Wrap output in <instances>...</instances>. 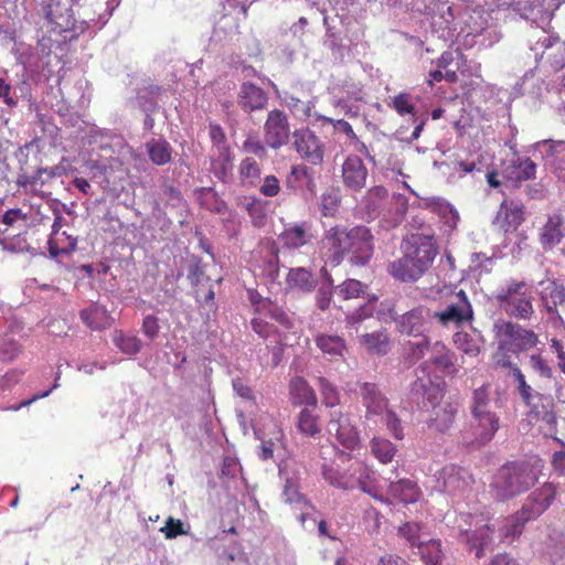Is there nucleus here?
I'll list each match as a JSON object with an SVG mask.
<instances>
[{
	"instance_id": "f257e3e1",
	"label": "nucleus",
	"mask_w": 565,
	"mask_h": 565,
	"mask_svg": "<svg viewBox=\"0 0 565 565\" xmlns=\"http://www.w3.org/2000/svg\"><path fill=\"white\" fill-rule=\"evenodd\" d=\"M319 250L331 266H339L344 259L354 266H365L374 253V236L364 225H334L324 231Z\"/></svg>"
},
{
	"instance_id": "f03ea898",
	"label": "nucleus",
	"mask_w": 565,
	"mask_h": 565,
	"mask_svg": "<svg viewBox=\"0 0 565 565\" xmlns=\"http://www.w3.org/2000/svg\"><path fill=\"white\" fill-rule=\"evenodd\" d=\"M515 390L527 407L529 422L537 426L544 436L554 437L558 426L555 398L552 394L544 393V390H537L531 385L522 370L515 371Z\"/></svg>"
},
{
	"instance_id": "7ed1b4c3",
	"label": "nucleus",
	"mask_w": 565,
	"mask_h": 565,
	"mask_svg": "<svg viewBox=\"0 0 565 565\" xmlns=\"http://www.w3.org/2000/svg\"><path fill=\"white\" fill-rule=\"evenodd\" d=\"M543 466L542 459L536 457L508 461L493 476L491 489L500 500L526 492L539 481Z\"/></svg>"
},
{
	"instance_id": "20e7f679",
	"label": "nucleus",
	"mask_w": 565,
	"mask_h": 565,
	"mask_svg": "<svg viewBox=\"0 0 565 565\" xmlns=\"http://www.w3.org/2000/svg\"><path fill=\"white\" fill-rule=\"evenodd\" d=\"M491 385L489 383L473 390L470 399V424L472 443L486 445L490 443L500 428V417L491 409Z\"/></svg>"
},
{
	"instance_id": "39448f33",
	"label": "nucleus",
	"mask_w": 565,
	"mask_h": 565,
	"mask_svg": "<svg viewBox=\"0 0 565 565\" xmlns=\"http://www.w3.org/2000/svg\"><path fill=\"white\" fill-rule=\"evenodd\" d=\"M466 526L460 529V539L469 551H476V557L481 558L484 550L493 542L495 523L488 512L465 513L460 515Z\"/></svg>"
},
{
	"instance_id": "423d86ee",
	"label": "nucleus",
	"mask_w": 565,
	"mask_h": 565,
	"mask_svg": "<svg viewBox=\"0 0 565 565\" xmlns=\"http://www.w3.org/2000/svg\"><path fill=\"white\" fill-rule=\"evenodd\" d=\"M495 299L508 316L518 320H530L534 313L533 292L525 281L510 280Z\"/></svg>"
},
{
	"instance_id": "0eeeda50",
	"label": "nucleus",
	"mask_w": 565,
	"mask_h": 565,
	"mask_svg": "<svg viewBox=\"0 0 565 565\" xmlns=\"http://www.w3.org/2000/svg\"><path fill=\"white\" fill-rule=\"evenodd\" d=\"M494 337L501 349L519 354L537 347L539 334L516 322L500 320L493 326Z\"/></svg>"
},
{
	"instance_id": "6e6552de",
	"label": "nucleus",
	"mask_w": 565,
	"mask_h": 565,
	"mask_svg": "<svg viewBox=\"0 0 565 565\" xmlns=\"http://www.w3.org/2000/svg\"><path fill=\"white\" fill-rule=\"evenodd\" d=\"M328 433L341 447L349 451H355L361 448L360 430L349 413L342 411L330 412Z\"/></svg>"
},
{
	"instance_id": "1a4fd4ad",
	"label": "nucleus",
	"mask_w": 565,
	"mask_h": 565,
	"mask_svg": "<svg viewBox=\"0 0 565 565\" xmlns=\"http://www.w3.org/2000/svg\"><path fill=\"white\" fill-rule=\"evenodd\" d=\"M263 130L267 147L275 151L287 146L292 138L289 117L281 109L276 108L267 114Z\"/></svg>"
},
{
	"instance_id": "9d476101",
	"label": "nucleus",
	"mask_w": 565,
	"mask_h": 565,
	"mask_svg": "<svg viewBox=\"0 0 565 565\" xmlns=\"http://www.w3.org/2000/svg\"><path fill=\"white\" fill-rule=\"evenodd\" d=\"M292 149L300 159L312 166H320L324 158V145L313 130L301 127L292 131Z\"/></svg>"
},
{
	"instance_id": "9b49d317",
	"label": "nucleus",
	"mask_w": 565,
	"mask_h": 565,
	"mask_svg": "<svg viewBox=\"0 0 565 565\" xmlns=\"http://www.w3.org/2000/svg\"><path fill=\"white\" fill-rule=\"evenodd\" d=\"M436 317L444 326L450 323L459 327L473 319V310L463 290H459L450 297L446 308L436 312Z\"/></svg>"
},
{
	"instance_id": "f8f14e48",
	"label": "nucleus",
	"mask_w": 565,
	"mask_h": 565,
	"mask_svg": "<svg viewBox=\"0 0 565 565\" xmlns=\"http://www.w3.org/2000/svg\"><path fill=\"white\" fill-rule=\"evenodd\" d=\"M556 495L557 487L552 482H544L526 498L520 509L521 515H525L530 521L536 520L552 505Z\"/></svg>"
},
{
	"instance_id": "ddd939ff",
	"label": "nucleus",
	"mask_w": 565,
	"mask_h": 565,
	"mask_svg": "<svg viewBox=\"0 0 565 565\" xmlns=\"http://www.w3.org/2000/svg\"><path fill=\"white\" fill-rule=\"evenodd\" d=\"M404 254L409 256L413 263H415L424 274L435 259L437 249L431 238L422 235H412L405 245Z\"/></svg>"
},
{
	"instance_id": "4468645a",
	"label": "nucleus",
	"mask_w": 565,
	"mask_h": 565,
	"mask_svg": "<svg viewBox=\"0 0 565 565\" xmlns=\"http://www.w3.org/2000/svg\"><path fill=\"white\" fill-rule=\"evenodd\" d=\"M543 52L541 63L545 72L555 74L565 67V42L558 36H545L537 42Z\"/></svg>"
},
{
	"instance_id": "2eb2a0df",
	"label": "nucleus",
	"mask_w": 565,
	"mask_h": 565,
	"mask_svg": "<svg viewBox=\"0 0 565 565\" xmlns=\"http://www.w3.org/2000/svg\"><path fill=\"white\" fill-rule=\"evenodd\" d=\"M46 19L60 32L73 31L76 25L70 0H50L46 6Z\"/></svg>"
},
{
	"instance_id": "dca6fc26",
	"label": "nucleus",
	"mask_w": 565,
	"mask_h": 565,
	"mask_svg": "<svg viewBox=\"0 0 565 565\" xmlns=\"http://www.w3.org/2000/svg\"><path fill=\"white\" fill-rule=\"evenodd\" d=\"M315 236L307 222L294 223L278 235L281 247L288 250L299 249L312 243Z\"/></svg>"
},
{
	"instance_id": "f3484780",
	"label": "nucleus",
	"mask_w": 565,
	"mask_h": 565,
	"mask_svg": "<svg viewBox=\"0 0 565 565\" xmlns=\"http://www.w3.org/2000/svg\"><path fill=\"white\" fill-rule=\"evenodd\" d=\"M359 394L365 407L366 417L379 416L387 411L388 399L380 391L376 384L363 382L359 384Z\"/></svg>"
},
{
	"instance_id": "a211bd4d",
	"label": "nucleus",
	"mask_w": 565,
	"mask_h": 565,
	"mask_svg": "<svg viewBox=\"0 0 565 565\" xmlns=\"http://www.w3.org/2000/svg\"><path fill=\"white\" fill-rule=\"evenodd\" d=\"M367 169L359 156L350 154L342 164V180L347 188L359 191L364 188Z\"/></svg>"
},
{
	"instance_id": "6ab92c4d",
	"label": "nucleus",
	"mask_w": 565,
	"mask_h": 565,
	"mask_svg": "<svg viewBox=\"0 0 565 565\" xmlns=\"http://www.w3.org/2000/svg\"><path fill=\"white\" fill-rule=\"evenodd\" d=\"M524 221V207L514 202L503 201L493 220V224L503 232H514Z\"/></svg>"
},
{
	"instance_id": "aec40b11",
	"label": "nucleus",
	"mask_w": 565,
	"mask_h": 565,
	"mask_svg": "<svg viewBox=\"0 0 565 565\" xmlns=\"http://www.w3.org/2000/svg\"><path fill=\"white\" fill-rule=\"evenodd\" d=\"M536 164L530 158L516 157L503 167L502 175L514 185L535 178Z\"/></svg>"
},
{
	"instance_id": "412c9836",
	"label": "nucleus",
	"mask_w": 565,
	"mask_h": 565,
	"mask_svg": "<svg viewBox=\"0 0 565 565\" xmlns=\"http://www.w3.org/2000/svg\"><path fill=\"white\" fill-rule=\"evenodd\" d=\"M527 364L531 372L535 375L531 385L537 390H545L546 382H551L554 379V371L543 351L530 354Z\"/></svg>"
},
{
	"instance_id": "4be33fe9",
	"label": "nucleus",
	"mask_w": 565,
	"mask_h": 565,
	"mask_svg": "<svg viewBox=\"0 0 565 565\" xmlns=\"http://www.w3.org/2000/svg\"><path fill=\"white\" fill-rule=\"evenodd\" d=\"M564 217L561 213H554L547 217L540 234V243L544 249L553 248L565 237Z\"/></svg>"
},
{
	"instance_id": "5701e85b",
	"label": "nucleus",
	"mask_w": 565,
	"mask_h": 565,
	"mask_svg": "<svg viewBox=\"0 0 565 565\" xmlns=\"http://www.w3.org/2000/svg\"><path fill=\"white\" fill-rule=\"evenodd\" d=\"M268 96L264 89L252 83H244L238 94V105L245 113L260 110L266 107Z\"/></svg>"
},
{
	"instance_id": "b1692460",
	"label": "nucleus",
	"mask_w": 565,
	"mask_h": 565,
	"mask_svg": "<svg viewBox=\"0 0 565 565\" xmlns=\"http://www.w3.org/2000/svg\"><path fill=\"white\" fill-rule=\"evenodd\" d=\"M386 480L388 481V494L394 500L405 504L415 503L419 500L422 491L415 481L408 478H401L397 480L387 478Z\"/></svg>"
},
{
	"instance_id": "393cba45",
	"label": "nucleus",
	"mask_w": 565,
	"mask_h": 565,
	"mask_svg": "<svg viewBox=\"0 0 565 565\" xmlns=\"http://www.w3.org/2000/svg\"><path fill=\"white\" fill-rule=\"evenodd\" d=\"M58 170V167L51 169L41 168L34 175L21 178L19 184L33 194L46 198L50 195V192H46L44 186L60 174Z\"/></svg>"
},
{
	"instance_id": "a878e982",
	"label": "nucleus",
	"mask_w": 565,
	"mask_h": 565,
	"mask_svg": "<svg viewBox=\"0 0 565 565\" xmlns=\"http://www.w3.org/2000/svg\"><path fill=\"white\" fill-rule=\"evenodd\" d=\"M289 395L291 403L297 406L307 405L315 408L318 404L315 390L302 376H296L290 380Z\"/></svg>"
},
{
	"instance_id": "bb28decb",
	"label": "nucleus",
	"mask_w": 565,
	"mask_h": 565,
	"mask_svg": "<svg viewBox=\"0 0 565 565\" xmlns=\"http://www.w3.org/2000/svg\"><path fill=\"white\" fill-rule=\"evenodd\" d=\"M457 412V407L451 403L435 406L428 427L440 434H447L454 426Z\"/></svg>"
},
{
	"instance_id": "cd10ccee",
	"label": "nucleus",
	"mask_w": 565,
	"mask_h": 565,
	"mask_svg": "<svg viewBox=\"0 0 565 565\" xmlns=\"http://www.w3.org/2000/svg\"><path fill=\"white\" fill-rule=\"evenodd\" d=\"M323 479L332 487L350 490L356 488V471L340 470L339 468L323 465L322 466Z\"/></svg>"
},
{
	"instance_id": "c85d7f7f",
	"label": "nucleus",
	"mask_w": 565,
	"mask_h": 565,
	"mask_svg": "<svg viewBox=\"0 0 565 565\" xmlns=\"http://www.w3.org/2000/svg\"><path fill=\"white\" fill-rule=\"evenodd\" d=\"M397 329L401 333L418 337L424 334L425 317L423 308H415L405 312L396 321Z\"/></svg>"
},
{
	"instance_id": "c756f323",
	"label": "nucleus",
	"mask_w": 565,
	"mask_h": 565,
	"mask_svg": "<svg viewBox=\"0 0 565 565\" xmlns=\"http://www.w3.org/2000/svg\"><path fill=\"white\" fill-rule=\"evenodd\" d=\"M388 271L395 279L401 281H415L423 275L419 267L405 254L390 264Z\"/></svg>"
},
{
	"instance_id": "7c9ffc66",
	"label": "nucleus",
	"mask_w": 565,
	"mask_h": 565,
	"mask_svg": "<svg viewBox=\"0 0 565 565\" xmlns=\"http://www.w3.org/2000/svg\"><path fill=\"white\" fill-rule=\"evenodd\" d=\"M315 342L330 361L342 358L347 350L344 340L339 335L319 333Z\"/></svg>"
},
{
	"instance_id": "2f4dec72",
	"label": "nucleus",
	"mask_w": 565,
	"mask_h": 565,
	"mask_svg": "<svg viewBox=\"0 0 565 565\" xmlns=\"http://www.w3.org/2000/svg\"><path fill=\"white\" fill-rule=\"evenodd\" d=\"M286 284L290 289L310 292L316 288L317 280L311 270L303 267L291 268L286 277Z\"/></svg>"
},
{
	"instance_id": "473e14b6",
	"label": "nucleus",
	"mask_w": 565,
	"mask_h": 565,
	"mask_svg": "<svg viewBox=\"0 0 565 565\" xmlns=\"http://www.w3.org/2000/svg\"><path fill=\"white\" fill-rule=\"evenodd\" d=\"M296 426L298 431L310 438H317L321 434L320 418L313 409L305 407L297 415Z\"/></svg>"
},
{
	"instance_id": "72a5a7b5",
	"label": "nucleus",
	"mask_w": 565,
	"mask_h": 565,
	"mask_svg": "<svg viewBox=\"0 0 565 565\" xmlns=\"http://www.w3.org/2000/svg\"><path fill=\"white\" fill-rule=\"evenodd\" d=\"M525 518V515H521V511L519 510L513 515L502 519L498 523L501 540H514L515 537H519L524 525L530 521Z\"/></svg>"
},
{
	"instance_id": "f704fd0d",
	"label": "nucleus",
	"mask_w": 565,
	"mask_h": 565,
	"mask_svg": "<svg viewBox=\"0 0 565 565\" xmlns=\"http://www.w3.org/2000/svg\"><path fill=\"white\" fill-rule=\"evenodd\" d=\"M82 321L93 330H102L109 327L110 318L107 310L98 305H92L79 312Z\"/></svg>"
},
{
	"instance_id": "c9c22d12",
	"label": "nucleus",
	"mask_w": 565,
	"mask_h": 565,
	"mask_svg": "<svg viewBox=\"0 0 565 565\" xmlns=\"http://www.w3.org/2000/svg\"><path fill=\"white\" fill-rule=\"evenodd\" d=\"M430 362L440 371H447L455 373L454 353L440 341H436L431 344Z\"/></svg>"
},
{
	"instance_id": "e433bc0d",
	"label": "nucleus",
	"mask_w": 565,
	"mask_h": 565,
	"mask_svg": "<svg viewBox=\"0 0 565 565\" xmlns=\"http://www.w3.org/2000/svg\"><path fill=\"white\" fill-rule=\"evenodd\" d=\"M149 159L157 166H164L172 159V148L167 140L152 139L147 143Z\"/></svg>"
},
{
	"instance_id": "4c0bfd02",
	"label": "nucleus",
	"mask_w": 565,
	"mask_h": 565,
	"mask_svg": "<svg viewBox=\"0 0 565 565\" xmlns=\"http://www.w3.org/2000/svg\"><path fill=\"white\" fill-rule=\"evenodd\" d=\"M367 352L376 355H385L390 351V338L384 331L365 333L361 337Z\"/></svg>"
},
{
	"instance_id": "58836bf2",
	"label": "nucleus",
	"mask_w": 565,
	"mask_h": 565,
	"mask_svg": "<svg viewBox=\"0 0 565 565\" xmlns=\"http://www.w3.org/2000/svg\"><path fill=\"white\" fill-rule=\"evenodd\" d=\"M370 447L372 455L382 463L391 462L397 452L396 446L382 437H373Z\"/></svg>"
},
{
	"instance_id": "ea45409f",
	"label": "nucleus",
	"mask_w": 565,
	"mask_h": 565,
	"mask_svg": "<svg viewBox=\"0 0 565 565\" xmlns=\"http://www.w3.org/2000/svg\"><path fill=\"white\" fill-rule=\"evenodd\" d=\"M238 173L242 184L256 185L260 179L262 170L253 157H246L239 163Z\"/></svg>"
},
{
	"instance_id": "a19ab883",
	"label": "nucleus",
	"mask_w": 565,
	"mask_h": 565,
	"mask_svg": "<svg viewBox=\"0 0 565 565\" xmlns=\"http://www.w3.org/2000/svg\"><path fill=\"white\" fill-rule=\"evenodd\" d=\"M113 342L119 351L128 355H135L141 350V341L138 337L126 334L120 330L114 332Z\"/></svg>"
},
{
	"instance_id": "79ce46f5",
	"label": "nucleus",
	"mask_w": 565,
	"mask_h": 565,
	"mask_svg": "<svg viewBox=\"0 0 565 565\" xmlns=\"http://www.w3.org/2000/svg\"><path fill=\"white\" fill-rule=\"evenodd\" d=\"M211 170L222 182H226L232 175L233 163L228 148L223 147L220 151V158L212 161Z\"/></svg>"
},
{
	"instance_id": "37998d69",
	"label": "nucleus",
	"mask_w": 565,
	"mask_h": 565,
	"mask_svg": "<svg viewBox=\"0 0 565 565\" xmlns=\"http://www.w3.org/2000/svg\"><path fill=\"white\" fill-rule=\"evenodd\" d=\"M388 198V191L382 185H375L367 190L363 201L370 214L377 213Z\"/></svg>"
},
{
	"instance_id": "c03bdc74",
	"label": "nucleus",
	"mask_w": 565,
	"mask_h": 565,
	"mask_svg": "<svg viewBox=\"0 0 565 565\" xmlns=\"http://www.w3.org/2000/svg\"><path fill=\"white\" fill-rule=\"evenodd\" d=\"M418 554L426 565H438L441 559V544L436 540L419 542Z\"/></svg>"
},
{
	"instance_id": "a18cd8bd",
	"label": "nucleus",
	"mask_w": 565,
	"mask_h": 565,
	"mask_svg": "<svg viewBox=\"0 0 565 565\" xmlns=\"http://www.w3.org/2000/svg\"><path fill=\"white\" fill-rule=\"evenodd\" d=\"M317 385L319 387L322 404L326 407H335L340 404V393L334 384L323 376L317 377Z\"/></svg>"
},
{
	"instance_id": "49530a36",
	"label": "nucleus",
	"mask_w": 565,
	"mask_h": 565,
	"mask_svg": "<svg viewBox=\"0 0 565 565\" xmlns=\"http://www.w3.org/2000/svg\"><path fill=\"white\" fill-rule=\"evenodd\" d=\"M419 339L416 341H409L406 344L407 359L415 363L422 360L426 353H430L431 344L427 335H418Z\"/></svg>"
},
{
	"instance_id": "de8ad7c7",
	"label": "nucleus",
	"mask_w": 565,
	"mask_h": 565,
	"mask_svg": "<svg viewBox=\"0 0 565 565\" xmlns=\"http://www.w3.org/2000/svg\"><path fill=\"white\" fill-rule=\"evenodd\" d=\"M366 286L356 279H347L338 286V296L344 300L364 298Z\"/></svg>"
},
{
	"instance_id": "09e8293b",
	"label": "nucleus",
	"mask_w": 565,
	"mask_h": 565,
	"mask_svg": "<svg viewBox=\"0 0 565 565\" xmlns=\"http://www.w3.org/2000/svg\"><path fill=\"white\" fill-rule=\"evenodd\" d=\"M356 487H359L363 492L371 495L374 500L388 504L391 503L388 499L384 498L381 494L379 487L373 482L370 473L365 469L361 471L359 476H356Z\"/></svg>"
},
{
	"instance_id": "8fccbe9b",
	"label": "nucleus",
	"mask_w": 565,
	"mask_h": 565,
	"mask_svg": "<svg viewBox=\"0 0 565 565\" xmlns=\"http://www.w3.org/2000/svg\"><path fill=\"white\" fill-rule=\"evenodd\" d=\"M454 343L458 350L465 354L477 356L480 353L479 342L467 332H456L454 335Z\"/></svg>"
},
{
	"instance_id": "3c124183",
	"label": "nucleus",
	"mask_w": 565,
	"mask_h": 565,
	"mask_svg": "<svg viewBox=\"0 0 565 565\" xmlns=\"http://www.w3.org/2000/svg\"><path fill=\"white\" fill-rule=\"evenodd\" d=\"M398 533L409 543L411 547H417L422 537V525L417 522H406L398 529Z\"/></svg>"
},
{
	"instance_id": "603ef678",
	"label": "nucleus",
	"mask_w": 565,
	"mask_h": 565,
	"mask_svg": "<svg viewBox=\"0 0 565 565\" xmlns=\"http://www.w3.org/2000/svg\"><path fill=\"white\" fill-rule=\"evenodd\" d=\"M263 307H267L266 315L278 322L282 328L287 330H291L294 328V320L280 307L271 303L270 301L264 303Z\"/></svg>"
},
{
	"instance_id": "864d4df0",
	"label": "nucleus",
	"mask_w": 565,
	"mask_h": 565,
	"mask_svg": "<svg viewBox=\"0 0 565 565\" xmlns=\"http://www.w3.org/2000/svg\"><path fill=\"white\" fill-rule=\"evenodd\" d=\"M309 178V169L305 164L291 166L290 172L286 177V186L290 190H297L302 180Z\"/></svg>"
},
{
	"instance_id": "5fc2aeb1",
	"label": "nucleus",
	"mask_w": 565,
	"mask_h": 565,
	"mask_svg": "<svg viewBox=\"0 0 565 565\" xmlns=\"http://www.w3.org/2000/svg\"><path fill=\"white\" fill-rule=\"evenodd\" d=\"M508 352H510L508 349H501L500 344L498 343V349L493 353V362L498 367L510 369L511 375L514 380V383L516 384L515 371L521 369L511 361V356L508 354Z\"/></svg>"
},
{
	"instance_id": "6e6d98bb",
	"label": "nucleus",
	"mask_w": 565,
	"mask_h": 565,
	"mask_svg": "<svg viewBox=\"0 0 565 565\" xmlns=\"http://www.w3.org/2000/svg\"><path fill=\"white\" fill-rule=\"evenodd\" d=\"M54 214H55V217H54V222L52 224V234L49 239V252L52 256L56 257L61 253L67 252V249L60 248L57 245L56 237L62 228L63 216H62L61 212H58L57 210H55Z\"/></svg>"
},
{
	"instance_id": "4d7b16f0",
	"label": "nucleus",
	"mask_w": 565,
	"mask_h": 565,
	"mask_svg": "<svg viewBox=\"0 0 565 565\" xmlns=\"http://www.w3.org/2000/svg\"><path fill=\"white\" fill-rule=\"evenodd\" d=\"M461 469L451 467L449 470H446V477L444 481L445 489L450 492L455 493L457 490H460L465 484V479L460 476Z\"/></svg>"
},
{
	"instance_id": "13d9d810",
	"label": "nucleus",
	"mask_w": 565,
	"mask_h": 565,
	"mask_svg": "<svg viewBox=\"0 0 565 565\" xmlns=\"http://www.w3.org/2000/svg\"><path fill=\"white\" fill-rule=\"evenodd\" d=\"M246 211L249 216L253 218V223L255 226H263L266 221V214L264 212L263 203L257 198H250L246 203Z\"/></svg>"
},
{
	"instance_id": "bf43d9fd",
	"label": "nucleus",
	"mask_w": 565,
	"mask_h": 565,
	"mask_svg": "<svg viewBox=\"0 0 565 565\" xmlns=\"http://www.w3.org/2000/svg\"><path fill=\"white\" fill-rule=\"evenodd\" d=\"M392 108L401 116L414 114L415 106L412 103L411 95L407 93H399L396 95L391 104Z\"/></svg>"
},
{
	"instance_id": "052dcab7",
	"label": "nucleus",
	"mask_w": 565,
	"mask_h": 565,
	"mask_svg": "<svg viewBox=\"0 0 565 565\" xmlns=\"http://www.w3.org/2000/svg\"><path fill=\"white\" fill-rule=\"evenodd\" d=\"M242 149L244 152L254 154V156L258 157L259 159H265L267 157L266 142L265 141L263 142L252 136L247 137L244 140V142L242 145Z\"/></svg>"
},
{
	"instance_id": "680f3d73",
	"label": "nucleus",
	"mask_w": 565,
	"mask_h": 565,
	"mask_svg": "<svg viewBox=\"0 0 565 565\" xmlns=\"http://www.w3.org/2000/svg\"><path fill=\"white\" fill-rule=\"evenodd\" d=\"M160 532H162L164 537L168 540H172L175 539L177 536L188 534V532L184 530L183 522L172 516H169L166 520V524L163 527L160 529Z\"/></svg>"
},
{
	"instance_id": "e2e57ef3",
	"label": "nucleus",
	"mask_w": 565,
	"mask_h": 565,
	"mask_svg": "<svg viewBox=\"0 0 565 565\" xmlns=\"http://www.w3.org/2000/svg\"><path fill=\"white\" fill-rule=\"evenodd\" d=\"M383 414L385 415V425L390 433L394 436V438L402 440L404 438V429L402 422L396 413L387 408V411H384Z\"/></svg>"
},
{
	"instance_id": "0e129e2a",
	"label": "nucleus",
	"mask_w": 565,
	"mask_h": 565,
	"mask_svg": "<svg viewBox=\"0 0 565 565\" xmlns=\"http://www.w3.org/2000/svg\"><path fill=\"white\" fill-rule=\"evenodd\" d=\"M280 181L277 177L270 174L266 175L259 188V192L265 196H276L280 192Z\"/></svg>"
},
{
	"instance_id": "69168bd1",
	"label": "nucleus",
	"mask_w": 565,
	"mask_h": 565,
	"mask_svg": "<svg viewBox=\"0 0 565 565\" xmlns=\"http://www.w3.org/2000/svg\"><path fill=\"white\" fill-rule=\"evenodd\" d=\"M322 122H327L333 126L334 130L338 132H343L350 140L356 139V134L354 132L352 126L344 119H333L331 117H321Z\"/></svg>"
},
{
	"instance_id": "338daca9",
	"label": "nucleus",
	"mask_w": 565,
	"mask_h": 565,
	"mask_svg": "<svg viewBox=\"0 0 565 565\" xmlns=\"http://www.w3.org/2000/svg\"><path fill=\"white\" fill-rule=\"evenodd\" d=\"M253 330L263 339H269L277 333L276 328L262 318H254L250 322Z\"/></svg>"
},
{
	"instance_id": "774afa93",
	"label": "nucleus",
	"mask_w": 565,
	"mask_h": 565,
	"mask_svg": "<svg viewBox=\"0 0 565 565\" xmlns=\"http://www.w3.org/2000/svg\"><path fill=\"white\" fill-rule=\"evenodd\" d=\"M371 316L372 310L362 301L356 305L353 311L345 313V319L349 323L354 324Z\"/></svg>"
}]
</instances>
